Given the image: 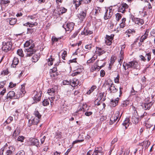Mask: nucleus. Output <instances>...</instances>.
Instances as JSON below:
<instances>
[{
  "mask_svg": "<svg viewBox=\"0 0 155 155\" xmlns=\"http://www.w3.org/2000/svg\"><path fill=\"white\" fill-rule=\"evenodd\" d=\"M106 85L108 86V90L110 93H115L118 91L117 86L114 83L112 80L109 79L105 83Z\"/></svg>",
  "mask_w": 155,
  "mask_h": 155,
  "instance_id": "f257e3e1",
  "label": "nucleus"
},
{
  "mask_svg": "<svg viewBox=\"0 0 155 155\" xmlns=\"http://www.w3.org/2000/svg\"><path fill=\"white\" fill-rule=\"evenodd\" d=\"M36 51L35 49L34 43L31 44L30 47L26 49L25 51L26 53V57H31L35 54Z\"/></svg>",
  "mask_w": 155,
  "mask_h": 155,
  "instance_id": "f03ea898",
  "label": "nucleus"
},
{
  "mask_svg": "<svg viewBox=\"0 0 155 155\" xmlns=\"http://www.w3.org/2000/svg\"><path fill=\"white\" fill-rule=\"evenodd\" d=\"M132 107L133 110L134 111L132 117V121L134 124H137L139 121V116L138 114L136 107L133 105H132Z\"/></svg>",
  "mask_w": 155,
  "mask_h": 155,
  "instance_id": "7ed1b4c3",
  "label": "nucleus"
},
{
  "mask_svg": "<svg viewBox=\"0 0 155 155\" xmlns=\"http://www.w3.org/2000/svg\"><path fill=\"white\" fill-rule=\"evenodd\" d=\"M85 8L84 10L81 11L77 15L78 18L80 22H82L86 17L87 14V11L88 9L87 6H85Z\"/></svg>",
  "mask_w": 155,
  "mask_h": 155,
  "instance_id": "20e7f679",
  "label": "nucleus"
},
{
  "mask_svg": "<svg viewBox=\"0 0 155 155\" xmlns=\"http://www.w3.org/2000/svg\"><path fill=\"white\" fill-rule=\"evenodd\" d=\"M34 94H35L33 98L34 102L32 103V104H35L39 101L41 99L42 92V91L39 89L36 91H35Z\"/></svg>",
  "mask_w": 155,
  "mask_h": 155,
  "instance_id": "39448f33",
  "label": "nucleus"
},
{
  "mask_svg": "<svg viewBox=\"0 0 155 155\" xmlns=\"http://www.w3.org/2000/svg\"><path fill=\"white\" fill-rule=\"evenodd\" d=\"M12 48V43L11 41L3 42L2 48V50L6 52L11 51Z\"/></svg>",
  "mask_w": 155,
  "mask_h": 155,
  "instance_id": "423d86ee",
  "label": "nucleus"
},
{
  "mask_svg": "<svg viewBox=\"0 0 155 155\" xmlns=\"http://www.w3.org/2000/svg\"><path fill=\"white\" fill-rule=\"evenodd\" d=\"M120 113L117 111L114 114L112 115L111 117L110 118V124H112L114 122H116L117 120V122L120 120L121 115L119 117Z\"/></svg>",
  "mask_w": 155,
  "mask_h": 155,
  "instance_id": "0eeeda50",
  "label": "nucleus"
},
{
  "mask_svg": "<svg viewBox=\"0 0 155 155\" xmlns=\"http://www.w3.org/2000/svg\"><path fill=\"white\" fill-rule=\"evenodd\" d=\"M113 14V11L111 7L107 8L104 14V18L105 20L109 19L111 18Z\"/></svg>",
  "mask_w": 155,
  "mask_h": 155,
  "instance_id": "6e6552de",
  "label": "nucleus"
},
{
  "mask_svg": "<svg viewBox=\"0 0 155 155\" xmlns=\"http://www.w3.org/2000/svg\"><path fill=\"white\" fill-rule=\"evenodd\" d=\"M25 84H24L21 86V89L17 92L16 96V98H19L24 96L26 92L25 90Z\"/></svg>",
  "mask_w": 155,
  "mask_h": 155,
  "instance_id": "1a4fd4ad",
  "label": "nucleus"
},
{
  "mask_svg": "<svg viewBox=\"0 0 155 155\" xmlns=\"http://www.w3.org/2000/svg\"><path fill=\"white\" fill-rule=\"evenodd\" d=\"M129 7V6L126 3L122 2L118 9V11L124 13L126 12V9Z\"/></svg>",
  "mask_w": 155,
  "mask_h": 155,
  "instance_id": "9d476101",
  "label": "nucleus"
},
{
  "mask_svg": "<svg viewBox=\"0 0 155 155\" xmlns=\"http://www.w3.org/2000/svg\"><path fill=\"white\" fill-rule=\"evenodd\" d=\"M54 98V97H52L50 98H49L48 99H45L42 102L43 105L44 106H47L49 104V102H50L51 105L52 106L54 104L53 101Z\"/></svg>",
  "mask_w": 155,
  "mask_h": 155,
  "instance_id": "9b49d317",
  "label": "nucleus"
},
{
  "mask_svg": "<svg viewBox=\"0 0 155 155\" xmlns=\"http://www.w3.org/2000/svg\"><path fill=\"white\" fill-rule=\"evenodd\" d=\"M74 24L73 22L67 23L66 24H64L63 27L66 31H71L74 29Z\"/></svg>",
  "mask_w": 155,
  "mask_h": 155,
  "instance_id": "f8f14e48",
  "label": "nucleus"
},
{
  "mask_svg": "<svg viewBox=\"0 0 155 155\" xmlns=\"http://www.w3.org/2000/svg\"><path fill=\"white\" fill-rule=\"evenodd\" d=\"M114 36V35L113 34H111L110 36L108 35H106L105 43L107 45H111Z\"/></svg>",
  "mask_w": 155,
  "mask_h": 155,
  "instance_id": "ddd939ff",
  "label": "nucleus"
},
{
  "mask_svg": "<svg viewBox=\"0 0 155 155\" xmlns=\"http://www.w3.org/2000/svg\"><path fill=\"white\" fill-rule=\"evenodd\" d=\"M129 64L128 65L130 68L133 69H137L139 65L138 62L136 61H133L128 62Z\"/></svg>",
  "mask_w": 155,
  "mask_h": 155,
  "instance_id": "4468645a",
  "label": "nucleus"
},
{
  "mask_svg": "<svg viewBox=\"0 0 155 155\" xmlns=\"http://www.w3.org/2000/svg\"><path fill=\"white\" fill-rule=\"evenodd\" d=\"M129 64L128 62L127 63L124 62L123 64V67L124 69L123 71L125 75H128L129 74V68H130V67L128 66Z\"/></svg>",
  "mask_w": 155,
  "mask_h": 155,
  "instance_id": "2eb2a0df",
  "label": "nucleus"
},
{
  "mask_svg": "<svg viewBox=\"0 0 155 155\" xmlns=\"http://www.w3.org/2000/svg\"><path fill=\"white\" fill-rule=\"evenodd\" d=\"M15 148L14 146H9L6 152V155H14L15 154Z\"/></svg>",
  "mask_w": 155,
  "mask_h": 155,
  "instance_id": "dca6fc26",
  "label": "nucleus"
},
{
  "mask_svg": "<svg viewBox=\"0 0 155 155\" xmlns=\"http://www.w3.org/2000/svg\"><path fill=\"white\" fill-rule=\"evenodd\" d=\"M40 119L37 118L36 117H34L32 120H29L28 122V126H31L32 125H37L40 121Z\"/></svg>",
  "mask_w": 155,
  "mask_h": 155,
  "instance_id": "f3484780",
  "label": "nucleus"
},
{
  "mask_svg": "<svg viewBox=\"0 0 155 155\" xmlns=\"http://www.w3.org/2000/svg\"><path fill=\"white\" fill-rule=\"evenodd\" d=\"M132 20L134 22L135 24L139 25H141L144 23L143 20L139 18L133 17L132 18Z\"/></svg>",
  "mask_w": 155,
  "mask_h": 155,
  "instance_id": "a211bd4d",
  "label": "nucleus"
},
{
  "mask_svg": "<svg viewBox=\"0 0 155 155\" xmlns=\"http://www.w3.org/2000/svg\"><path fill=\"white\" fill-rule=\"evenodd\" d=\"M30 140L31 145H35L37 147H39L40 146L41 144L38 139L32 138H31Z\"/></svg>",
  "mask_w": 155,
  "mask_h": 155,
  "instance_id": "6ab92c4d",
  "label": "nucleus"
},
{
  "mask_svg": "<svg viewBox=\"0 0 155 155\" xmlns=\"http://www.w3.org/2000/svg\"><path fill=\"white\" fill-rule=\"evenodd\" d=\"M87 107L86 104H83L82 106H80L75 113L79 114L80 112L82 111L83 112H85L87 110H88L86 109Z\"/></svg>",
  "mask_w": 155,
  "mask_h": 155,
  "instance_id": "aec40b11",
  "label": "nucleus"
},
{
  "mask_svg": "<svg viewBox=\"0 0 155 155\" xmlns=\"http://www.w3.org/2000/svg\"><path fill=\"white\" fill-rule=\"evenodd\" d=\"M102 150L101 147H96L92 155H102L103 154Z\"/></svg>",
  "mask_w": 155,
  "mask_h": 155,
  "instance_id": "412c9836",
  "label": "nucleus"
},
{
  "mask_svg": "<svg viewBox=\"0 0 155 155\" xmlns=\"http://www.w3.org/2000/svg\"><path fill=\"white\" fill-rule=\"evenodd\" d=\"M136 33V31L134 29H128L125 32V34L128 36V37H130L132 35H133Z\"/></svg>",
  "mask_w": 155,
  "mask_h": 155,
  "instance_id": "4be33fe9",
  "label": "nucleus"
},
{
  "mask_svg": "<svg viewBox=\"0 0 155 155\" xmlns=\"http://www.w3.org/2000/svg\"><path fill=\"white\" fill-rule=\"evenodd\" d=\"M7 99H14L16 98V96L15 92L13 91H9L7 94L6 96Z\"/></svg>",
  "mask_w": 155,
  "mask_h": 155,
  "instance_id": "5701e85b",
  "label": "nucleus"
},
{
  "mask_svg": "<svg viewBox=\"0 0 155 155\" xmlns=\"http://www.w3.org/2000/svg\"><path fill=\"white\" fill-rule=\"evenodd\" d=\"M70 85L73 87H75L79 84V81L78 79L74 78L70 80Z\"/></svg>",
  "mask_w": 155,
  "mask_h": 155,
  "instance_id": "b1692460",
  "label": "nucleus"
},
{
  "mask_svg": "<svg viewBox=\"0 0 155 155\" xmlns=\"http://www.w3.org/2000/svg\"><path fill=\"white\" fill-rule=\"evenodd\" d=\"M153 104V103H142L141 106L144 110H149Z\"/></svg>",
  "mask_w": 155,
  "mask_h": 155,
  "instance_id": "393cba45",
  "label": "nucleus"
},
{
  "mask_svg": "<svg viewBox=\"0 0 155 155\" xmlns=\"http://www.w3.org/2000/svg\"><path fill=\"white\" fill-rule=\"evenodd\" d=\"M93 13L95 16H97L99 13H102L101 8L99 7H95L93 10Z\"/></svg>",
  "mask_w": 155,
  "mask_h": 155,
  "instance_id": "a878e982",
  "label": "nucleus"
},
{
  "mask_svg": "<svg viewBox=\"0 0 155 155\" xmlns=\"http://www.w3.org/2000/svg\"><path fill=\"white\" fill-rule=\"evenodd\" d=\"M124 58V52H120V53L118 54V61L120 65L122 64V63Z\"/></svg>",
  "mask_w": 155,
  "mask_h": 155,
  "instance_id": "bb28decb",
  "label": "nucleus"
},
{
  "mask_svg": "<svg viewBox=\"0 0 155 155\" xmlns=\"http://www.w3.org/2000/svg\"><path fill=\"white\" fill-rule=\"evenodd\" d=\"M19 62L18 58L16 57H15L12 61V63L11 65V68H15Z\"/></svg>",
  "mask_w": 155,
  "mask_h": 155,
  "instance_id": "cd10ccee",
  "label": "nucleus"
},
{
  "mask_svg": "<svg viewBox=\"0 0 155 155\" xmlns=\"http://www.w3.org/2000/svg\"><path fill=\"white\" fill-rule=\"evenodd\" d=\"M96 49L95 52L99 56H100L106 52V51L101 48L96 47Z\"/></svg>",
  "mask_w": 155,
  "mask_h": 155,
  "instance_id": "c85d7f7f",
  "label": "nucleus"
},
{
  "mask_svg": "<svg viewBox=\"0 0 155 155\" xmlns=\"http://www.w3.org/2000/svg\"><path fill=\"white\" fill-rule=\"evenodd\" d=\"M149 31L148 29H147L144 34L142 35L140 38V40L141 41L144 42V41L147 38L148 35Z\"/></svg>",
  "mask_w": 155,
  "mask_h": 155,
  "instance_id": "c756f323",
  "label": "nucleus"
},
{
  "mask_svg": "<svg viewBox=\"0 0 155 155\" xmlns=\"http://www.w3.org/2000/svg\"><path fill=\"white\" fill-rule=\"evenodd\" d=\"M119 98L117 97L114 100H112L110 103V106L111 107H114L117 105Z\"/></svg>",
  "mask_w": 155,
  "mask_h": 155,
  "instance_id": "7c9ffc66",
  "label": "nucleus"
},
{
  "mask_svg": "<svg viewBox=\"0 0 155 155\" xmlns=\"http://www.w3.org/2000/svg\"><path fill=\"white\" fill-rule=\"evenodd\" d=\"M77 1V0H73V3L75 5V8L77 9V8L83 2V1L82 0Z\"/></svg>",
  "mask_w": 155,
  "mask_h": 155,
  "instance_id": "2f4dec72",
  "label": "nucleus"
},
{
  "mask_svg": "<svg viewBox=\"0 0 155 155\" xmlns=\"http://www.w3.org/2000/svg\"><path fill=\"white\" fill-rule=\"evenodd\" d=\"M38 24V23L36 22H35L34 23H30L29 22H27L25 24H23V25L24 26L28 27V26L29 27H33L35 25H37Z\"/></svg>",
  "mask_w": 155,
  "mask_h": 155,
  "instance_id": "473e14b6",
  "label": "nucleus"
},
{
  "mask_svg": "<svg viewBox=\"0 0 155 155\" xmlns=\"http://www.w3.org/2000/svg\"><path fill=\"white\" fill-rule=\"evenodd\" d=\"M7 21H9V24L11 25H14L17 22V20L16 18H10L8 19Z\"/></svg>",
  "mask_w": 155,
  "mask_h": 155,
  "instance_id": "72a5a7b5",
  "label": "nucleus"
},
{
  "mask_svg": "<svg viewBox=\"0 0 155 155\" xmlns=\"http://www.w3.org/2000/svg\"><path fill=\"white\" fill-rule=\"evenodd\" d=\"M56 91L55 89L52 88L51 89H49L48 90L47 93L48 94L51 96L54 95L55 92Z\"/></svg>",
  "mask_w": 155,
  "mask_h": 155,
  "instance_id": "f704fd0d",
  "label": "nucleus"
},
{
  "mask_svg": "<svg viewBox=\"0 0 155 155\" xmlns=\"http://www.w3.org/2000/svg\"><path fill=\"white\" fill-rule=\"evenodd\" d=\"M130 124V119L129 118H126L123 124V125L125 126L126 129L127 128Z\"/></svg>",
  "mask_w": 155,
  "mask_h": 155,
  "instance_id": "c9c22d12",
  "label": "nucleus"
},
{
  "mask_svg": "<svg viewBox=\"0 0 155 155\" xmlns=\"http://www.w3.org/2000/svg\"><path fill=\"white\" fill-rule=\"evenodd\" d=\"M74 71H77L78 73H81L83 70V66H78L74 68Z\"/></svg>",
  "mask_w": 155,
  "mask_h": 155,
  "instance_id": "e433bc0d",
  "label": "nucleus"
},
{
  "mask_svg": "<svg viewBox=\"0 0 155 155\" xmlns=\"http://www.w3.org/2000/svg\"><path fill=\"white\" fill-rule=\"evenodd\" d=\"M67 9L64 7H61L59 8L58 11L59 14H62L67 12Z\"/></svg>",
  "mask_w": 155,
  "mask_h": 155,
  "instance_id": "4c0bfd02",
  "label": "nucleus"
},
{
  "mask_svg": "<svg viewBox=\"0 0 155 155\" xmlns=\"http://www.w3.org/2000/svg\"><path fill=\"white\" fill-rule=\"evenodd\" d=\"M83 33V34L84 35H87L92 34L93 31L89 29H84L83 32H82V34Z\"/></svg>",
  "mask_w": 155,
  "mask_h": 155,
  "instance_id": "58836bf2",
  "label": "nucleus"
},
{
  "mask_svg": "<svg viewBox=\"0 0 155 155\" xmlns=\"http://www.w3.org/2000/svg\"><path fill=\"white\" fill-rule=\"evenodd\" d=\"M121 21L122 22L120 24L119 26L120 28H124L125 26L126 18H123Z\"/></svg>",
  "mask_w": 155,
  "mask_h": 155,
  "instance_id": "ea45409f",
  "label": "nucleus"
},
{
  "mask_svg": "<svg viewBox=\"0 0 155 155\" xmlns=\"http://www.w3.org/2000/svg\"><path fill=\"white\" fill-rule=\"evenodd\" d=\"M36 31V29L35 28H28L27 29V34H32L34 33Z\"/></svg>",
  "mask_w": 155,
  "mask_h": 155,
  "instance_id": "a19ab883",
  "label": "nucleus"
},
{
  "mask_svg": "<svg viewBox=\"0 0 155 155\" xmlns=\"http://www.w3.org/2000/svg\"><path fill=\"white\" fill-rule=\"evenodd\" d=\"M33 41L32 40L30 39L28 41H26L25 43L24 44V46L25 47H28L30 45L33 44Z\"/></svg>",
  "mask_w": 155,
  "mask_h": 155,
  "instance_id": "79ce46f5",
  "label": "nucleus"
},
{
  "mask_svg": "<svg viewBox=\"0 0 155 155\" xmlns=\"http://www.w3.org/2000/svg\"><path fill=\"white\" fill-rule=\"evenodd\" d=\"M13 120V117L11 116L9 117L7 120L4 123L5 126L7 124H9L11 123Z\"/></svg>",
  "mask_w": 155,
  "mask_h": 155,
  "instance_id": "37998d69",
  "label": "nucleus"
},
{
  "mask_svg": "<svg viewBox=\"0 0 155 155\" xmlns=\"http://www.w3.org/2000/svg\"><path fill=\"white\" fill-rule=\"evenodd\" d=\"M34 114L35 116V117H36L37 118L41 120V115L40 114L39 112L38 111H35L34 112Z\"/></svg>",
  "mask_w": 155,
  "mask_h": 155,
  "instance_id": "c03bdc74",
  "label": "nucleus"
},
{
  "mask_svg": "<svg viewBox=\"0 0 155 155\" xmlns=\"http://www.w3.org/2000/svg\"><path fill=\"white\" fill-rule=\"evenodd\" d=\"M52 56H51L50 58L48 60V66L52 65L53 64V61H54V59L52 57Z\"/></svg>",
  "mask_w": 155,
  "mask_h": 155,
  "instance_id": "a18cd8bd",
  "label": "nucleus"
},
{
  "mask_svg": "<svg viewBox=\"0 0 155 155\" xmlns=\"http://www.w3.org/2000/svg\"><path fill=\"white\" fill-rule=\"evenodd\" d=\"M20 133V131L18 130H15L14 132L12 134V137L16 139L17 136Z\"/></svg>",
  "mask_w": 155,
  "mask_h": 155,
  "instance_id": "49530a36",
  "label": "nucleus"
},
{
  "mask_svg": "<svg viewBox=\"0 0 155 155\" xmlns=\"http://www.w3.org/2000/svg\"><path fill=\"white\" fill-rule=\"evenodd\" d=\"M39 57L37 54H35L32 57L31 60L32 62H36L39 59Z\"/></svg>",
  "mask_w": 155,
  "mask_h": 155,
  "instance_id": "de8ad7c7",
  "label": "nucleus"
},
{
  "mask_svg": "<svg viewBox=\"0 0 155 155\" xmlns=\"http://www.w3.org/2000/svg\"><path fill=\"white\" fill-rule=\"evenodd\" d=\"M97 87L95 85H93L91 88L87 92V94H90Z\"/></svg>",
  "mask_w": 155,
  "mask_h": 155,
  "instance_id": "09e8293b",
  "label": "nucleus"
},
{
  "mask_svg": "<svg viewBox=\"0 0 155 155\" xmlns=\"http://www.w3.org/2000/svg\"><path fill=\"white\" fill-rule=\"evenodd\" d=\"M17 53L18 55L21 57H23L24 55L22 50L21 49H18Z\"/></svg>",
  "mask_w": 155,
  "mask_h": 155,
  "instance_id": "8fccbe9b",
  "label": "nucleus"
},
{
  "mask_svg": "<svg viewBox=\"0 0 155 155\" xmlns=\"http://www.w3.org/2000/svg\"><path fill=\"white\" fill-rule=\"evenodd\" d=\"M151 53L149 52L147 53L145 55V58H146L147 60V61H149L151 59Z\"/></svg>",
  "mask_w": 155,
  "mask_h": 155,
  "instance_id": "3c124183",
  "label": "nucleus"
},
{
  "mask_svg": "<svg viewBox=\"0 0 155 155\" xmlns=\"http://www.w3.org/2000/svg\"><path fill=\"white\" fill-rule=\"evenodd\" d=\"M61 39V38H57L55 36H52L51 38L52 44L53 45L54 42H58Z\"/></svg>",
  "mask_w": 155,
  "mask_h": 155,
  "instance_id": "603ef678",
  "label": "nucleus"
},
{
  "mask_svg": "<svg viewBox=\"0 0 155 155\" xmlns=\"http://www.w3.org/2000/svg\"><path fill=\"white\" fill-rule=\"evenodd\" d=\"M116 20L117 21H119L121 18L122 15L119 13H117L115 15Z\"/></svg>",
  "mask_w": 155,
  "mask_h": 155,
  "instance_id": "864d4df0",
  "label": "nucleus"
},
{
  "mask_svg": "<svg viewBox=\"0 0 155 155\" xmlns=\"http://www.w3.org/2000/svg\"><path fill=\"white\" fill-rule=\"evenodd\" d=\"M10 2L9 0H2L1 1V4L5 6L7 4H9Z\"/></svg>",
  "mask_w": 155,
  "mask_h": 155,
  "instance_id": "5fc2aeb1",
  "label": "nucleus"
},
{
  "mask_svg": "<svg viewBox=\"0 0 155 155\" xmlns=\"http://www.w3.org/2000/svg\"><path fill=\"white\" fill-rule=\"evenodd\" d=\"M25 138V137L23 136H20L18 137V138L17 139V140L18 141H20L21 142H23Z\"/></svg>",
  "mask_w": 155,
  "mask_h": 155,
  "instance_id": "6e6d98bb",
  "label": "nucleus"
},
{
  "mask_svg": "<svg viewBox=\"0 0 155 155\" xmlns=\"http://www.w3.org/2000/svg\"><path fill=\"white\" fill-rule=\"evenodd\" d=\"M93 46L92 44H90L88 45H87L85 46V48L88 50H91Z\"/></svg>",
  "mask_w": 155,
  "mask_h": 155,
  "instance_id": "4d7b16f0",
  "label": "nucleus"
},
{
  "mask_svg": "<svg viewBox=\"0 0 155 155\" xmlns=\"http://www.w3.org/2000/svg\"><path fill=\"white\" fill-rule=\"evenodd\" d=\"M8 144L7 143H6L4 146L0 150V155H3V152L5 149V148L6 147H7Z\"/></svg>",
  "mask_w": 155,
  "mask_h": 155,
  "instance_id": "13d9d810",
  "label": "nucleus"
},
{
  "mask_svg": "<svg viewBox=\"0 0 155 155\" xmlns=\"http://www.w3.org/2000/svg\"><path fill=\"white\" fill-rule=\"evenodd\" d=\"M116 59V58L115 56H112L110 58V64H113Z\"/></svg>",
  "mask_w": 155,
  "mask_h": 155,
  "instance_id": "bf43d9fd",
  "label": "nucleus"
},
{
  "mask_svg": "<svg viewBox=\"0 0 155 155\" xmlns=\"http://www.w3.org/2000/svg\"><path fill=\"white\" fill-rule=\"evenodd\" d=\"M105 65V63L104 62L103 63V64L102 65H101V66L99 65H96V71L98 70L99 71L102 68L104 67Z\"/></svg>",
  "mask_w": 155,
  "mask_h": 155,
  "instance_id": "052dcab7",
  "label": "nucleus"
},
{
  "mask_svg": "<svg viewBox=\"0 0 155 155\" xmlns=\"http://www.w3.org/2000/svg\"><path fill=\"white\" fill-rule=\"evenodd\" d=\"M120 75L118 74L116 78L114 79V81L115 83L118 84L119 83Z\"/></svg>",
  "mask_w": 155,
  "mask_h": 155,
  "instance_id": "680f3d73",
  "label": "nucleus"
},
{
  "mask_svg": "<svg viewBox=\"0 0 155 155\" xmlns=\"http://www.w3.org/2000/svg\"><path fill=\"white\" fill-rule=\"evenodd\" d=\"M50 76L53 78H55L57 76V73H53L50 72Z\"/></svg>",
  "mask_w": 155,
  "mask_h": 155,
  "instance_id": "e2e57ef3",
  "label": "nucleus"
},
{
  "mask_svg": "<svg viewBox=\"0 0 155 155\" xmlns=\"http://www.w3.org/2000/svg\"><path fill=\"white\" fill-rule=\"evenodd\" d=\"M16 86V83H14L12 82H11L9 83V84L8 86V87L10 88H12L15 87Z\"/></svg>",
  "mask_w": 155,
  "mask_h": 155,
  "instance_id": "0e129e2a",
  "label": "nucleus"
},
{
  "mask_svg": "<svg viewBox=\"0 0 155 155\" xmlns=\"http://www.w3.org/2000/svg\"><path fill=\"white\" fill-rule=\"evenodd\" d=\"M129 104V101H124L121 104V106L123 107H126Z\"/></svg>",
  "mask_w": 155,
  "mask_h": 155,
  "instance_id": "69168bd1",
  "label": "nucleus"
},
{
  "mask_svg": "<svg viewBox=\"0 0 155 155\" xmlns=\"http://www.w3.org/2000/svg\"><path fill=\"white\" fill-rule=\"evenodd\" d=\"M114 26V24L112 21L110 20L109 22V27L110 29H112Z\"/></svg>",
  "mask_w": 155,
  "mask_h": 155,
  "instance_id": "338daca9",
  "label": "nucleus"
},
{
  "mask_svg": "<svg viewBox=\"0 0 155 155\" xmlns=\"http://www.w3.org/2000/svg\"><path fill=\"white\" fill-rule=\"evenodd\" d=\"M15 155H25V153L23 150L19 151Z\"/></svg>",
  "mask_w": 155,
  "mask_h": 155,
  "instance_id": "774afa93",
  "label": "nucleus"
}]
</instances>
